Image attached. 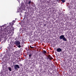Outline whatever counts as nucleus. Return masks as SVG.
Here are the masks:
<instances>
[{"instance_id":"nucleus-10","label":"nucleus","mask_w":76,"mask_h":76,"mask_svg":"<svg viewBox=\"0 0 76 76\" xmlns=\"http://www.w3.org/2000/svg\"><path fill=\"white\" fill-rule=\"evenodd\" d=\"M8 69L10 71V72H11V71H12V68H11V67H8Z\"/></svg>"},{"instance_id":"nucleus-4","label":"nucleus","mask_w":76,"mask_h":76,"mask_svg":"<svg viewBox=\"0 0 76 76\" xmlns=\"http://www.w3.org/2000/svg\"><path fill=\"white\" fill-rule=\"evenodd\" d=\"M53 58L51 57V55H48L47 56V60H53Z\"/></svg>"},{"instance_id":"nucleus-13","label":"nucleus","mask_w":76,"mask_h":76,"mask_svg":"<svg viewBox=\"0 0 76 76\" xmlns=\"http://www.w3.org/2000/svg\"><path fill=\"white\" fill-rule=\"evenodd\" d=\"M26 8V6L25 5L23 6V7L22 9H25Z\"/></svg>"},{"instance_id":"nucleus-31","label":"nucleus","mask_w":76,"mask_h":76,"mask_svg":"<svg viewBox=\"0 0 76 76\" xmlns=\"http://www.w3.org/2000/svg\"><path fill=\"white\" fill-rule=\"evenodd\" d=\"M17 1H19V0H17Z\"/></svg>"},{"instance_id":"nucleus-9","label":"nucleus","mask_w":76,"mask_h":76,"mask_svg":"<svg viewBox=\"0 0 76 76\" xmlns=\"http://www.w3.org/2000/svg\"><path fill=\"white\" fill-rule=\"evenodd\" d=\"M24 31V30H22V28H21L20 29V32H21V33H23Z\"/></svg>"},{"instance_id":"nucleus-8","label":"nucleus","mask_w":76,"mask_h":76,"mask_svg":"<svg viewBox=\"0 0 76 76\" xmlns=\"http://www.w3.org/2000/svg\"><path fill=\"white\" fill-rule=\"evenodd\" d=\"M9 53H8L7 52V53H6L5 54V55L4 56L5 57H9Z\"/></svg>"},{"instance_id":"nucleus-24","label":"nucleus","mask_w":76,"mask_h":76,"mask_svg":"<svg viewBox=\"0 0 76 76\" xmlns=\"http://www.w3.org/2000/svg\"><path fill=\"white\" fill-rule=\"evenodd\" d=\"M47 64H49V63H48V62H47Z\"/></svg>"},{"instance_id":"nucleus-6","label":"nucleus","mask_w":76,"mask_h":76,"mask_svg":"<svg viewBox=\"0 0 76 76\" xmlns=\"http://www.w3.org/2000/svg\"><path fill=\"white\" fill-rule=\"evenodd\" d=\"M56 51L58 53L61 52V51H62V49H61L60 48H58L56 49Z\"/></svg>"},{"instance_id":"nucleus-25","label":"nucleus","mask_w":76,"mask_h":76,"mask_svg":"<svg viewBox=\"0 0 76 76\" xmlns=\"http://www.w3.org/2000/svg\"><path fill=\"white\" fill-rule=\"evenodd\" d=\"M57 1H59V0H57Z\"/></svg>"},{"instance_id":"nucleus-32","label":"nucleus","mask_w":76,"mask_h":76,"mask_svg":"<svg viewBox=\"0 0 76 76\" xmlns=\"http://www.w3.org/2000/svg\"><path fill=\"white\" fill-rule=\"evenodd\" d=\"M68 5H67V6H68Z\"/></svg>"},{"instance_id":"nucleus-12","label":"nucleus","mask_w":76,"mask_h":76,"mask_svg":"<svg viewBox=\"0 0 76 76\" xmlns=\"http://www.w3.org/2000/svg\"><path fill=\"white\" fill-rule=\"evenodd\" d=\"M43 54H46V53H47V52H46V51L45 50H43Z\"/></svg>"},{"instance_id":"nucleus-19","label":"nucleus","mask_w":76,"mask_h":76,"mask_svg":"<svg viewBox=\"0 0 76 76\" xmlns=\"http://www.w3.org/2000/svg\"><path fill=\"white\" fill-rule=\"evenodd\" d=\"M30 48H34V47H31V46H30Z\"/></svg>"},{"instance_id":"nucleus-28","label":"nucleus","mask_w":76,"mask_h":76,"mask_svg":"<svg viewBox=\"0 0 76 76\" xmlns=\"http://www.w3.org/2000/svg\"><path fill=\"white\" fill-rule=\"evenodd\" d=\"M5 40H6V39H5Z\"/></svg>"},{"instance_id":"nucleus-20","label":"nucleus","mask_w":76,"mask_h":76,"mask_svg":"<svg viewBox=\"0 0 76 76\" xmlns=\"http://www.w3.org/2000/svg\"><path fill=\"white\" fill-rule=\"evenodd\" d=\"M62 13L61 12L59 13V15H61Z\"/></svg>"},{"instance_id":"nucleus-11","label":"nucleus","mask_w":76,"mask_h":76,"mask_svg":"<svg viewBox=\"0 0 76 76\" xmlns=\"http://www.w3.org/2000/svg\"><path fill=\"white\" fill-rule=\"evenodd\" d=\"M32 54L30 53V54H29L28 55V57L29 58H31V57H32Z\"/></svg>"},{"instance_id":"nucleus-23","label":"nucleus","mask_w":76,"mask_h":76,"mask_svg":"<svg viewBox=\"0 0 76 76\" xmlns=\"http://www.w3.org/2000/svg\"><path fill=\"white\" fill-rule=\"evenodd\" d=\"M2 56H3V55H1V57H2Z\"/></svg>"},{"instance_id":"nucleus-18","label":"nucleus","mask_w":76,"mask_h":76,"mask_svg":"<svg viewBox=\"0 0 76 76\" xmlns=\"http://www.w3.org/2000/svg\"><path fill=\"white\" fill-rule=\"evenodd\" d=\"M10 25L11 26V25H13V23H10Z\"/></svg>"},{"instance_id":"nucleus-21","label":"nucleus","mask_w":76,"mask_h":76,"mask_svg":"<svg viewBox=\"0 0 76 76\" xmlns=\"http://www.w3.org/2000/svg\"><path fill=\"white\" fill-rule=\"evenodd\" d=\"M17 60H15V62L16 63H17V62H18V61H17Z\"/></svg>"},{"instance_id":"nucleus-15","label":"nucleus","mask_w":76,"mask_h":76,"mask_svg":"<svg viewBox=\"0 0 76 76\" xmlns=\"http://www.w3.org/2000/svg\"><path fill=\"white\" fill-rule=\"evenodd\" d=\"M31 1H30L28 2V4L31 5Z\"/></svg>"},{"instance_id":"nucleus-27","label":"nucleus","mask_w":76,"mask_h":76,"mask_svg":"<svg viewBox=\"0 0 76 76\" xmlns=\"http://www.w3.org/2000/svg\"><path fill=\"white\" fill-rule=\"evenodd\" d=\"M21 14H20V15H21Z\"/></svg>"},{"instance_id":"nucleus-2","label":"nucleus","mask_w":76,"mask_h":76,"mask_svg":"<svg viewBox=\"0 0 76 76\" xmlns=\"http://www.w3.org/2000/svg\"><path fill=\"white\" fill-rule=\"evenodd\" d=\"M14 44H15L16 45L18 46V45H20V42L19 40H16L14 42H11L10 45V47H8V48L9 50H10V47L12 48L13 47Z\"/></svg>"},{"instance_id":"nucleus-7","label":"nucleus","mask_w":76,"mask_h":76,"mask_svg":"<svg viewBox=\"0 0 76 76\" xmlns=\"http://www.w3.org/2000/svg\"><path fill=\"white\" fill-rule=\"evenodd\" d=\"M14 54H15V56H14H14H15V58H16L17 56H18V54H19V52L18 51H16L14 52Z\"/></svg>"},{"instance_id":"nucleus-16","label":"nucleus","mask_w":76,"mask_h":76,"mask_svg":"<svg viewBox=\"0 0 76 76\" xmlns=\"http://www.w3.org/2000/svg\"><path fill=\"white\" fill-rule=\"evenodd\" d=\"M6 26V24H4V25H2L1 26H2V28H4V26Z\"/></svg>"},{"instance_id":"nucleus-5","label":"nucleus","mask_w":76,"mask_h":76,"mask_svg":"<svg viewBox=\"0 0 76 76\" xmlns=\"http://www.w3.org/2000/svg\"><path fill=\"white\" fill-rule=\"evenodd\" d=\"M20 68V67H19V65L17 64H15L14 66V69L15 70H17L18 69H19Z\"/></svg>"},{"instance_id":"nucleus-22","label":"nucleus","mask_w":76,"mask_h":76,"mask_svg":"<svg viewBox=\"0 0 76 76\" xmlns=\"http://www.w3.org/2000/svg\"><path fill=\"white\" fill-rule=\"evenodd\" d=\"M13 23H15V20H13Z\"/></svg>"},{"instance_id":"nucleus-14","label":"nucleus","mask_w":76,"mask_h":76,"mask_svg":"<svg viewBox=\"0 0 76 76\" xmlns=\"http://www.w3.org/2000/svg\"><path fill=\"white\" fill-rule=\"evenodd\" d=\"M61 1L63 3L65 2V0H61Z\"/></svg>"},{"instance_id":"nucleus-26","label":"nucleus","mask_w":76,"mask_h":76,"mask_svg":"<svg viewBox=\"0 0 76 76\" xmlns=\"http://www.w3.org/2000/svg\"><path fill=\"white\" fill-rule=\"evenodd\" d=\"M44 26H46V25H44Z\"/></svg>"},{"instance_id":"nucleus-1","label":"nucleus","mask_w":76,"mask_h":76,"mask_svg":"<svg viewBox=\"0 0 76 76\" xmlns=\"http://www.w3.org/2000/svg\"><path fill=\"white\" fill-rule=\"evenodd\" d=\"M9 26H7L5 28H4V29H1V30L0 32V35H1V36L0 38H2L4 36L6 35H8V34H10V35H13L14 34V28L12 27H11L10 28V30H9Z\"/></svg>"},{"instance_id":"nucleus-30","label":"nucleus","mask_w":76,"mask_h":76,"mask_svg":"<svg viewBox=\"0 0 76 76\" xmlns=\"http://www.w3.org/2000/svg\"><path fill=\"white\" fill-rule=\"evenodd\" d=\"M48 65V66H49V65H48H48Z\"/></svg>"},{"instance_id":"nucleus-3","label":"nucleus","mask_w":76,"mask_h":76,"mask_svg":"<svg viewBox=\"0 0 76 76\" xmlns=\"http://www.w3.org/2000/svg\"><path fill=\"white\" fill-rule=\"evenodd\" d=\"M59 39H63V41H67V39L64 37V35H61L59 37Z\"/></svg>"},{"instance_id":"nucleus-17","label":"nucleus","mask_w":76,"mask_h":76,"mask_svg":"<svg viewBox=\"0 0 76 76\" xmlns=\"http://www.w3.org/2000/svg\"><path fill=\"white\" fill-rule=\"evenodd\" d=\"M18 45V48H20L21 47V46L20 45Z\"/></svg>"},{"instance_id":"nucleus-29","label":"nucleus","mask_w":76,"mask_h":76,"mask_svg":"<svg viewBox=\"0 0 76 76\" xmlns=\"http://www.w3.org/2000/svg\"><path fill=\"white\" fill-rule=\"evenodd\" d=\"M14 59H16V58H14Z\"/></svg>"}]
</instances>
